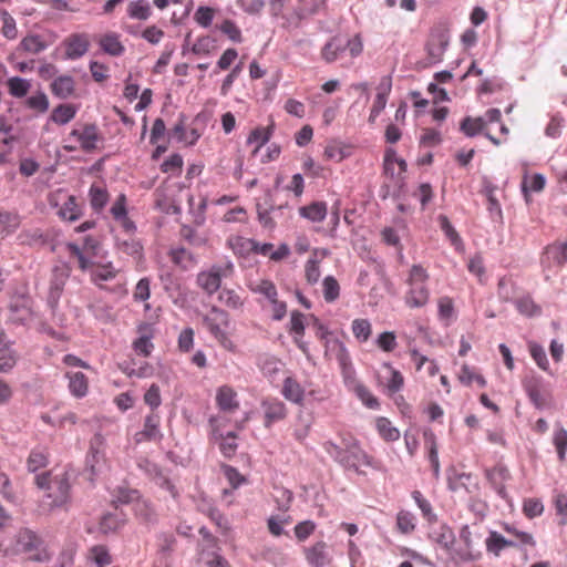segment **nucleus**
<instances>
[{
    "label": "nucleus",
    "instance_id": "1",
    "mask_svg": "<svg viewBox=\"0 0 567 567\" xmlns=\"http://www.w3.org/2000/svg\"><path fill=\"white\" fill-rule=\"evenodd\" d=\"M323 450L334 462L347 470L354 471L357 474L362 473L360 471V466L362 465L380 470V463L368 455L365 451L361 449L359 441L352 435H341V445L332 441H327L323 443Z\"/></svg>",
    "mask_w": 567,
    "mask_h": 567
},
{
    "label": "nucleus",
    "instance_id": "2",
    "mask_svg": "<svg viewBox=\"0 0 567 567\" xmlns=\"http://www.w3.org/2000/svg\"><path fill=\"white\" fill-rule=\"evenodd\" d=\"M66 248L72 256L78 258L81 270L90 272L91 281L94 285L102 287V282L113 280L116 277L117 270L114 268L112 262H93L90 258L84 256L80 246L74 243H69Z\"/></svg>",
    "mask_w": 567,
    "mask_h": 567
},
{
    "label": "nucleus",
    "instance_id": "3",
    "mask_svg": "<svg viewBox=\"0 0 567 567\" xmlns=\"http://www.w3.org/2000/svg\"><path fill=\"white\" fill-rule=\"evenodd\" d=\"M429 274L421 265H413L409 272V290L405 295V303L410 308L424 307L430 298L427 288Z\"/></svg>",
    "mask_w": 567,
    "mask_h": 567
},
{
    "label": "nucleus",
    "instance_id": "4",
    "mask_svg": "<svg viewBox=\"0 0 567 567\" xmlns=\"http://www.w3.org/2000/svg\"><path fill=\"white\" fill-rule=\"evenodd\" d=\"M37 485L42 489H48V497L52 498V506H62L70 497V483L66 474L55 475L53 478L49 474H41L35 477Z\"/></svg>",
    "mask_w": 567,
    "mask_h": 567
},
{
    "label": "nucleus",
    "instance_id": "5",
    "mask_svg": "<svg viewBox=\"0 0 567 567\" xmlns=\"http://www.w3.org/2000/svg\"><path fill=\"white\" fill-rule=\"evenodd\" d=\"M234 271V264L227 260L224 265H214L208 270L197 275V285L208 295L219 290L221 278L228 277Z\"/></svg>",
    "mask_w": 567,
    "mask_h": 567
},
{
    "label": "nucleus",
    "instance_id": "6",
    "mask_svg": "<svg viewBox=\"0 0 567 567\" xmlns=\"http://www.w3.org/2000/svg\"><path fill=\"white\" fill-rule=\"evenodd\" d=\"M69 277L70 268L65 264L58 265L52 269L49 292L47 297V303L52 310L56 308Z\"/></svg>",
    "mask_w": 567,
    "mask_h": 567
},
{
    "label": "nucleus",
    "instance_id": "7",
    "mask_svg": "<svg viewBox=\"0 0 567 567\" xmlns=\"http://www.w3.org/2000/svg\"><path fill=\"white\" fill-rule=\"evenodd\" d=\"M209 425L212 429L210 430V440L213 442L219 444V450H220L221 454L227 458H230L231 456H234L237 451V443H236L237 436H236L235 432H228L227 434L224 435L219 431L218 417H216V416H212L209 419Z\"/></svg>",
    "mask_w": 567,
    "mask_h": 567
},
{
    "label": "nucleus",
    "instance_id": "8",
    "mask_svg": "<svg viewBox=\"0 0 567 567\" xmlns=\"http://www.w3.org/2000/svg\"><path fill=\"white\" fill-rule=\"evenodd\" d=\"M261 409L266 427L272 426V424L282 421L287 416L286 404L276 398L262 400Z\"/></svg>",
    "mask_w": 567,
    "mask_h": 567
},
{
    "label": "nucleus",
    "instance_id": "9",
    "mask_svg": "<svg viewBox=\"0 0 567 567\" xmlns=\"http://www.w3.org/2000/svg\"><path fill=\"white\" fill-rule=\"evenodd\" d=\"M70 136L75 137L80 143V147L86 153L94 151L100 141L97 127L94 124H87L82 130L74 128Z\"/></svg>",
    "mask_w": 567,
    "mask_h": 567
},
{
    "label": "nucleus",
    "instance_id": "10",
    "mask_svg": "<svg viewBox=\"0 0 567 567\" xmlns=\"http://www.w3.org/2000/svg\"><path fill=\"white\" fill-rule=\"evenodd\" d=\"M406 162L403 158H399L394 150L390 148L385 152L383 169L386 176L398 182H403V174L406 172Z\"/></svg>",
    "mask_w": 567,
    "mask_h": 567
},
{
    "label": "nucleus",
    "instance_id": "11",
    "mask_svg": "<svg viewBox=\"0 0 567 567\" xmlns=\"http://www.w3.org/2000/svg\"><path fill=\"white\" fill-rule=\"evenodd\" d=\"M227 312L217 307H213L210 315L205 316L203 319L206 329L210 332L212 336H214L218 340L226 338V333L221 329L220 324H227Z\"/></svg>",
    "mask_w": 567,
    "mask_h": 567
},
{
    "label": "nucleus",
    "instance_id": "12",
    "mask_svg": "<svg viewBox=\"0 0 567 567\" xmlns=\"http://www.w3.org/2000/svg\"><path fill=\"white\" fill-rule=\"evenodd\" d=\"M305 556L311 567H326L332 560L328 551V545L322 540L305 548Z\"/></svg>",
    "mask_w": 567,
    "mask_h": 567
},
{
    "label": "nucleus",
    "instance_id": "13",
    "mask_svg": "<svg viewBox=\"0 0 567 567\" xmlns=\"http://www.w3.org/2000/svg\"><path fill=\"white\" fill-rule=\"evenodd\" d=\"M65 59L78 60L89 50L90 41L86 34L76 33L69 37L65 42Z\"/></svg>",
    "mask_w": 567,
    "mask_h": 567
},
{
    "label": "nucleus",
    "instance_id": "14",
    "mask_svg": "<svg viewBox=\"0 0 567 567\" xmlns=\"http://www.w3.org/2000/svg\"><path fill=\"white\" fill-rule=\"evenodd\" d=\"M567 262V243L554 244L546 247L542 264L544 267L553 265L564 266Z\"/></svg>",
    "mask_w": 567,
    "mask_h": 567
},
{
    "label": "nucleus",
    "instance_id": "15",
    "mask_svg": "<svg viewBox=\"0 0 567 567\" xmlns=\"http://www.w3.org/2000/svg\"><path fill=\"white\" fill-rule=\"evenodd\" d=\"M346 51V37L336 35L324 44L321 51V56L326 62L332 63L338 60Z\"/></svg>",
    "mask_w": 567,
    "mask_h": 567
},
{
    "label": "nucleus",
    "instance_id": "16",
    "mask_svg": "<svg viewBox=\"0 0 567 567\" xmlns=\"http://www.w3.org/2000/svg\"><path fill=\"white\" fill-rule=\"evenodd\" d=\"M429 538L449 553L453 549L455 544V534L453 529L445 524H442L437 528L433 529L429 534Z\"/></svg>",
    "mask_w": 567,
    "mask_h": 567
},
{
    "label": "nucleus",
    "instance_id": "17",
    "mask_svg": "<svg viewBox=\"0 0 567 567\" xmlns=\"http://www.w3.org/2000/svg\"><path fill=\"white\" fill-rule=\"evenodd\" d=\"M216 403L219 410L224 412H234L239 408L237 393L228 385L218 388Z\"/></svg>",
    "mask_w": 567,
    "mask_h": 567
},
{
    "label": "nucleus",
    "instance_id": "18",
    "mask_svg": "<svg viewBox=\"0 0 567 567\" xmlns=\"http://www.w3.org/2000/svg\"><path fill=\"white\" fill-rule=\"evenodd\" d=\"M75 81L71 75H60L51 83V92L59 99L65 100L73 95Z\"/></svg>",
    "mask_w": 567,
    "mask_h": 567
},
{
    "label": "nucleus",
    "instance_id": "19",
    "mask_svg": "<svg viewBox=\"0 0 567 567\" xmlns=\"http://www.w3.org/2000/svg\"><path fill=\"white\" fill-rule=\"evenodd\" d=\"M324 354L329 360L334 359L339 365L344 364V362L351 360L344 343L338 338L329 339L327 341V346L324 347Z\"/></svg>",
    "mask_w": 567,
    "mask_h": 567
},
{
    "label": "nucleus",
    "instance_id": "20",
    "mask_svg": "<svg viewBox=\"0 0 567 567\" xmlns=\"http://www.w3.org/2000/svg\"><path fill=\"white\" fill-rule=\"evenodd\" d=\"M99 45L104 53L111 56H120L125 51L124 45L120 41V35L115 32L102 35L99 40Z\"/></svg>",
    "mask_w": 567,
    "mask_h": 567
},
{
    "label": "nucleus",
    "instance_id": "21",
    "mask_svg": "<svg viewBox=\"0 0 567 567\" xmlns=\"http://www.w3.org/2000/svg\"><path fill=\"white\" fill-rule=\"evenodd\" d=\"M328 207L324 202H313L299 208V215L312 223H321L326 219Z\"/></svg>",
    "mask_w": 567,
    "mask_h": 567
},
{
    "label": "nucleus",
    "instance_id": "22",
    "mask_svg": "<svg viewBox=\"0 0 567 567\" xmlns=\"http://www.w3.org/2000/svg\"><path fill=\"white\" fill-rule=\"evenodd\" d=\"M281 394L292 403L302 404L305 390L297 380L288 377L284 381Z\"/></svg>",
    "mask_w": 567,
    "mask_h": 567
},
{
    "label": "nucleus",
    "instance_id": "23",
    "mask_svg": "<svg viewBox=\"0 0 567 567\" xmlns=\"http://www.w3.org/2000/svg\"><path fill=\"white\" fill-rule=\"evenodd\" d=\"M485 544L487 551L494 554L495 556H499L501 551L506 547L517 546V542L513 539H507L495 530H492L489 533V536L486 538Z\"/></svg>",
    "mask_w": 567,
    "mask_h": 567
},
{
    "label": "nucleus",
    "instance_id": "24",
    "mask_svg": "<svg viewBox=\"0 0 567 567\" xmlns=\"http://www.w3.org/2000/svg\"><path fill=\"white\" fill-rule=\"evenodd\" d=\"M69 379V390L75 398H83L87 393L89 382L87 378L82 372H69L66 373Z\"/></svg>",
    "mask_w": 567,
    "mask_h": 567
},
{
    "label": "nucleus",
    "instance_id": "25",
    "mask_svg": "<svg viewBox=\"0 0 567 567\" xmlns=\"http://www.w3.org/2000/svg\"><path fill=\"white\" fill-rule=\"evenodd\" d=\"M460 538L464 543L465 549L460 550L457 553L458 557L463 561H471V560L477 559L480 557V553H477V554L474 553V544H473L472 533H471L468 525L462 526V528L460 530Z\"/></svg>",
    "mask_w": 567,
    "mask_h": 567
},
{
    "label": "nucleus",
    "instance_id": "26",
    "mask_svg": "<svg viewBox=\"0 0 567 567\" xmlns=\"http://www.w3.org/2000/svg\"><path fill=\"white\" fill-rule=\"evenodd\" d=\"M447 40L443 35H436L431 38L426 44V52L431 63H437L442 61V56L446 50Z\"/></svg>",
    "mask_w": 567,
    "mask_h": 567
},
{
    "label": "nucleus",
    "instance_id": "27",
    "mask_svg": "<svg viewBox=\"0 0 567 567\" xmlns=\"http://www.w3.org/2000/svg\"><path fill=\"white\" fill-rule=\"evenodd\" d=\"M18 545L23 551H32L39 549L42 545L40 536L31 529H22L18 534Z\"/></svg>",
    "mask_w": 567,
    "mask_h": 567
},
{
    "label": "nucleus",
    "instance_id": "28",
    "mask_svg": "<svg viewBox=\"0 0 567 567\" xmlns=\"http://www.w3.org/2000/svg\"><path fill=\"white\" fill-rule=\"evenodd\" d=\"M58 215L68 221H74L79 219L82 215V209L78 205L76 198L74 196H68L65 202L59 208Z\"/></svg>",
    "mask_w": 567,
    "mask_h": 567
},
{
    "label": "nucleus",
    "instance_id": "29",
    "mask_svg": "<svg viewBox=\"0 0 567 567\" xmlns=\"http://www.w3.org/2000/svg\"><path fill=\"white\" fill-rule=\"evenodd\" d=\"M76 115V107L72 104H60L53 109L50 120L59 125H65Z\"/></svg>",
    "mask_w": 567,
    "mask_h": 567
},
{
    "label": "nucleus",
    "instance_id": "30",
    "mask_svg": "<svg viewBox=\"0 0 567 567\" xmlns=\"http://www.w3.org/2000/svg\"><path fill=\"white\" fill-rule=\"evenodd\" d=\"M18 135L12 124L0 120V151H11Z\"/></svg>",
    "mask_w": 567,
    "mask_h": 567
},
{
    "label": "nucleus",
    "instance_id": "31",
    "mask_svg": "<svg viewBox=\"0 0 567 567\" xmlns=\"http://www.w3.org/2000/svg\"><path fill=\"white\" fill-rule=\"evenodd\" d=\"M517 311L525 317H539L542 315V307L537 305L530 296H523L515 301Z\"/></svg>",
    "mask_w": 567,
    "mask_h": 567
},
{
    "label": "nucleus",
    "instance_id": "32",
    "mask_svg": "<svg viewBox=\"0 0 567 567\" xmlns=\"http://www.w3.org/2000/svg\"><path fill=\"white\" fill-rule=\"evenodd\" d=\"M553 444L557 451L559 461L564 462L567 454V431L560 423L555 424Z\"/></svg>",
    "mask_w": 567,
    "mask_h": 567
},
{
    "label": "nucleus",
    "instance_id": "33",
    "mask_svg": "<svg viewBox=\"0 0 567 567\" xmlns=\"http://www.w3.org/2000/svg\"><path fill=\"white\" fill-rule=\"evenodd\" d=\"M539 385H540L539 378H532L524 382L525 391H526L529 400L532 401V403L537 409H543L545 406V400L540 394Z\"/></svg>",
    "mask_w": 567,
    "mask_h": 567
},
{
    "label": "nucleus",
    "instance_id": "34",
    "mask_svg": "<svg viewBox=\"0 0 567 567\" xmlns=\"http://www.w3.org/2000/svg\"><path fill=\"white\" fill-rule=\"evenodd\" d=\"M152 9L147 1H131L127 6V16L135 20H147L151 17Z\"/></svg>",
    "mask_w": 567,
    "mask_h": 567
},
{
    "label": "nucleus",
    "instance_id": "35",
    "mask_svg": "<svg viewBox=\"0 0 567 567\" xmlns=\"http://www.w3.org/2000/svg\"><path fill=\"white\" fill-rule=\"evenodd\" d=\"M47 48L48 43L38 34L27 35L20 42V49L32 54H38Z\"/></svg>",
    "mask_w": 567,
    "mask_h": 567
},
{
    "label": "nucleus",
    "instance_id": "36",
    "mask_svg": "<svg viewBox=\"0 0 567 567\" xmlns=\"http://www.w3.org/2000/svg\"><path fill=\"white\" fill-rule=\"evenodd\" d=\"M125 524V518L120 513H107L103 515L100 522V528L103 533L107 534L116 532Z\"/></svg>",
    "mask_w": 567,
    "mask_h": 567
},
{
    "label": "nucleus",
    "instance_id": "37",
    "mask_svg": "<svg viewBox=\"0 0 567 567\" xmlns=\"http://www.w3.org/2000/svg\"><path fill=\"white\" fill-rule=\"evenodd\" d=\"M437 220L442 231L451 241V244L456 249H461L463 247L462 238L460 237L458 233L455 230L449 218L445 215H439Z\"/></svg>",
    "mask_w": 567,
    "mask_h": 567
},
{
    "label": "nucleus",
    "instance_id": "38",
    "mask_svg": "<svg viewBox=\"0 0 567 567\" xmlns=\"http://www.w3.org/2000/svg\"><path fill=\"white\" fill-rule=\"evenodd\" d=\"M89 559L92 560L96 567H106L112 563V556L104 545H94L89 550Z\"/></svg>",
    "mask_w": 567,
    "mask_h": 567
},
{
    "label": "nucleus",
    "instance_id": "39",
    "mask_svg": "<svg viewBox=\"0 0 567 567\" xmlns=\"http://www.w3.org/2000/svg\"><path fill=\"white\" fill-rule=\"evenodd\" d=\"M412 498L420 508L423 517L429 523H435L437 520V515L434 513L431 503L422 495L420 491H413Z\"/></svg>",
    "mask_w": 567,
    "mask_h": 567
},
{
    "label": "nucleus",
    "instance_id": "40",
    "mask_svg": "<svg viewBox=\"0 0 567 567\" xmlns=\"http://www.w3.org/2000/svg\"><path fill=\"white\" fill-rule=\"evenodd\" d=\"M140 434L148 441L159 437V416L155 413L147 415L144 420L143 431Z\"/></svg>",
    "mask_w": 567,
    "mask_h": 567
},
{
    "label": "nucleus",
    "instance_id": "41",
    "mask_svg": "<svg viewBox=\"0 0 567 567\" xmlns=\"http://www.w3.org/2000/svg\"><path fill=\"white\" fill-rule=\"evenodd\" d=\"M7 84L9 93L14 97L25 96L31 87L30 81L20 76L10 78Z\"/></svg>",
    "mask_w": 567,
    "mask_h": 567
},
{
    "label": "nucleus",
    "instance_id": "42",
    "mask_svg": "<svg viewBox=\"0 0 567 567\" xmlns=\"http://www.w3.org/2000/svg\"><path fill=\"white\" fill-rule=\"evenodd\" d=\"M322 291L326 302H334L340 296V286L333 276L324 277L322 281Z\"/></svg>",
    "mask_w": 567,
    "mask_h": 567
},
{
    "label": "nucleus",
    "instance_id": "43",
    "mask_svg": "<svg viewBox=\"0 0 567 567\" xmlns=\"http://www.w3.org/2000/svg\"><path fill=\"white\" fill-rule=\"evenodd\" d=\"M19 361V354L14 349L0 350V372L10 373Z\"/></svg>",
    "mask_w": 567,
    "mask_h": 567
},
{
    "label": "nucleus",
    "instance_id": "44",
    "mask_svg": "<svg viewBox=\"0 0 567 567\" xmlns=\"http://www.w3.org/2000/svg\"><path fill=\"white\" fill-rule=\"evenodd\" d=\"M89 195L91 205L95 210H101L104 208L109 200L107 190L104 187L95 184L91 186Z\"/></svg>",
    "mask_w": 567,
    "mask_h": 567
},
{
    "label": "nucleus",
    "instance_id": "45",
    "mask_svg": "<svg viewBox=\"0 0 567 567\" xmlns=\"http://www.w3.org/2000/svg\"><path fill=\"white\" fill-rule=\"evenodd\" d=\"M529 353L539 369L548 372L550 375L554 373L549 370V362L545 349L538 343L529 344Z\"/></svg>",
    "mask_w": 567,
    "mask_h": 567
},
{
    "label": "nucleus",
    "instance_id": "46",
    "mask_svg": "<svg viewBox=\"0 0 567 567\" xmlns=\"http://www.w3.org/2000/svg\"><path fill=\"white\" fill-rule=\"evenodd\" d=\"M353 336L360 341L365 342L371 336V323L368 319H354L351 324Z\"/></svg>",
    "mask_w": 567,
    "mask_h": 567
},
{
    "label": "nucleus",
    "instance_id": "47",
    "mask_svg": "<svg viewBox=\"0 0 567 567\" xmlns=\"http://www.w3.org/2000/svg\"><path fill=\"white\" fill-rule=\"evenodd\" d=\"M377 429L379 434L386 441H396L400 437L399 430L392 426L391 422L385 417L378 419Z\"/></svg>",
    "mask_w": 567,
    "mask_h": 567
},
{
    "label": "nucleus",
    "instance_id": "48",
    "mask_svg": "<svg viewBox=\"0 0 567 567\" xmlns=\"http://www.w3.org/2000/svg\"><path fill=\"white\" fill-rule=\"evenodd\" d=\"M48 463L47 453L43 450L34 449L31 451L28 457V470L30 472H37L38 470L44 467Z\"/></svg>",
    "mask_w": 567,
    "mask_h": 567
},
{
    "label": "nucleus",
    "instance_id": "49",
    "mask_svg": "<svg viewBox=\"0 0 567 567\" xmlns=\"http://www.w3.org/2000/svg\"><path fill=\"white\" fill-rule=\"evenodd\" d=\"M484 127V121L482 117L472 118L465 117L461 123V131L468 137L477 135Z\"/></svg>",
    "mask_w": 567,
    "mask_h": 567
},
{
    "label": "nucleus",
    "instance_id": "50",
    "mask_svg": "<svg viewBox=\"0 0 567 567\" xmlns=\"http://www.w3.org/2000/svg\"><path fill=\"white\" fill-rule=\"evenodd\" d=\"M220 32L228 37V39L235 43L243 42L241 30L238 25L229 19L224 20L218 27Z\"/></svg>",
    "mask_w": 567,
    "mask_h": 567
},
{
    "label": "nucleus",
    "instance_id": "51",
    "mask_svg": "<svg viewBox=\"0 0 567 567\" xmlns=\"http://www.w3.org/2000/svg\"><path fill=\"white\" fill-rule=\"evenodd\" d=\"M1 20H2V34L4 38L9 40H13L17 38V23L14 18L7 11H1Z\"/></svg>",
    "mask_w": 567,
    "mask_h": 567
},
{
    "label": "nucleus",
    "instance_id": "52",
    "mask_svg": "<svg viewBox=\"0 0 567 567\" xmlns=\"http://www.w3.org/2000/svg\"><path fill=\"white\" fill-rule=\"evenodd\" d=\"M270 138V135L268 132H266L262 128H255L250 132L247 143L248 144H256V147L252 151V155H257V153L260 151V148L268 143Z\"/></svg>",
    "mask_w": 567,
    "mask_h": 567
},
{
    "label": "nucleus",
    "instance_id": "53",
    "mask_svg": "<svg viewBox=\"0 0 567 567\" xmlns=\"http://www.w3.org/2000/svg\"><path fill=\"white\" fill-rule=\"evenodd\" d=\"M215 10L210 7L199 6L194 14L196 23L203 28H209L214 20Z\"/></svg>",
    "mask_w": 567,
    "mask_h": 567
},
{
    "label": "nucleus",
    "instance_id": "54",
    "mask_svg": "<svg viewBox=\"0 0 567 567\" xmlns=\"http://www.w3.org/2000/svg\"><path fill=\"white\" fill-rule=\"evenodd\" d=\"M251 290L255 293L262 295L269 301H275V298L278 296L277 288L272 281L264 279L258 282L256 286L251 287Z\"/></svg>",
    "mask_w": 567,
    "mask_h": 567
},
{
    "label": "nucleus",
    "instance_id": "55",
    "mask_svg": "<svg viewBox=\"0 0 567 567\" xmlns=\"http://www.w3.org/2000/svg\"><path fill=\"white\" fill-rule=\"evenodd\" d=\"M357 396L370 409H375L379 406L378 399L369 391L367 386L361 383H355L353 388Z\"/></svg>",
    "mask_w": 567,
    "mask_h": 567
},
{
    "label": "nucleus",
    "instance_id": "56",
    "mask_svg": "<svg viewBox=\"0 0 567 567\" xmlns=\"http://www.w3.org/2000/svg\"><path fill=\"white\" fill-rule=\"evenodd\" d=\"M396 525L402 533H411L415 528V516L410 512L401 511L396 516Z\"/></svg>",
    "mask_w": 567,
    "mask_h": 567
},
{
    "label": "nucleus",
    "instance_id": "57",
    "mask_svg": "<svg viewBox=\"0 0 567 567\" xmlns=\"http://www.w3.org/2000/svg\"><path fill=\"white\" fill-rule=\"evenodd\" d=\"M470 480L471 474L452 471L447 476V486L452 492H456L463 487L466 488V482Z\"/></svg>",
    "mask_w": 567,
    "mask_h": 567
},
{
    "label": "nucleus",
    "instance_id": "58",
    "mask_svg": "<svg viewBox=\"0 0 567 567\" xmlns=\"http://www.w3.org/2000/svg\"><path fill=\"white\" fill-rule=\"evenodd\" d=\"M384 367L386 369H389L390 374H391V377L386 383L388 391L390 393L399 392L403 386V382H404L403 375L401 374L400 371L393 369L390 363H384Z\"/></svg>",
    "mask_w": 567,
    "mask_h": 567
},
{
    "label": "nucleus",
    "instance_id": "59",
    "mask_svg": "<svg viewBox=\"0 0 567 567\" xmlns=\"http://www.w3.org/2000/svg\"><path fill=\"white\" fill-rule=\"evenodd\" d=\"M27 104L30 109L37 110L41 113H44L49 110V99L44 92H37L35 94L31 95Z\"/></svg>",
    "mask_w": 567,
    "mask_h": 567
},
{
    "label": "nucleus",
    "instance_id": "60",
    "mask_svg": "<svg viewBox=\"0 0 567 567\" xmlns=\"http://www.w3.org/2000/svg\"><path fill=\"white\" fill-rule=\"evenodd\" d=\"M219 301L231 309H239L243 306L241 298L236 291L230 289H223L218 297Z\"/></svg>",
    "mask_w": 567,
    "mask_h": 567
},
{
    "label": "nucleus",
    "instance_id": "61",
    "mask_svg": "<svg viewBox=\"0 0 567 567\" xmlns=\"http://www.w3.org/2000/svg\"><path fill=\"white\" fill-rule=\"evenodd\" d=\"M497 296L503 302L513 301L514 285L511 279L501 278L497 287Z\"/></svg>",
    "mask_w": 567,
    "mask_h": 567
},
{
    "label": "nucleus",
    "instance_id": "62",
    "mask_svg": "<svg viewBox=\"0 0 567 567\" xmlns=\"http://www.w3.org/2000/svg\"><path fill=\"white\" fill-rule=\"evenodd\" d=\"M153 482L162 489L169 493V495L176 499L179 496V493L176 486L173 484L171 478L163 473V471L153 480Z\"/></svg>",
    "mask_w": 567,
    "mask_h": 567
},
{
    "label": "nucleus",
    "instance_id": "63",
    "mask_svg": "<svg viewBox=\"0 0 567 567\" xmlns=\"http://www.w3.org/2000/svg\"><path fill=\"white\" fill-rule=\"evenodd\" d=\"M523 511L528 518H534L543 514L544 505L539 499L528 498L524 501Z\"/></svg>",
    "mask_w": 567,
    "mask_h": 567
},
{
    "label": "nucleus",
    "instance_id": "64",
    "mask_svg": "<svg viewBox=\"0 0 567 567\" xmlns=\"http://www.w3.org/2000/svg\"><path fill=\"white\" fill-rule=\"evenodd\" d=\"M348 556L351 567H363L364 560L360 548L353 540L348 542Z\"/></svg>",
    "mask_w": 567,
    "mask_h": 567
}]
</instances>
